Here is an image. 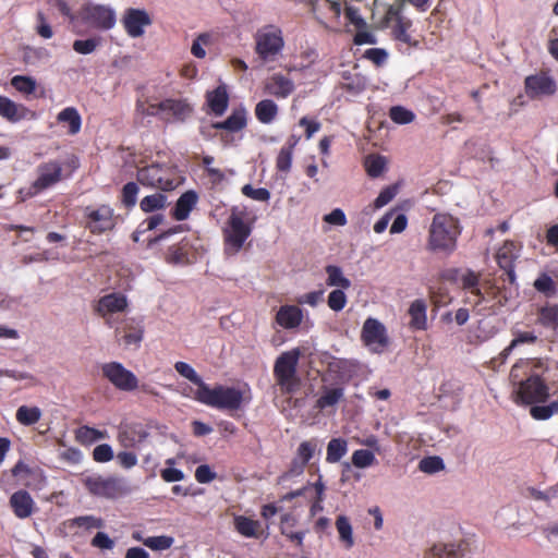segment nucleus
Masks as SVG:
<instances>
[{"label":"nucleus","instance_id":"f257e3e1","mask_svg":"<svg viewBox=\"0 0 558 558\" xmlns=\"http://www.w3.org/2000/svg\"><path fill=\"white\" fill-rule=\"evenodd\" d=\"M546 369L541 360L520 359L510 371V380L518 386L517 402L536 404L545 402L549 397V387L538 371Z\"/></svg>","mask_w":558,"mask_h":558},{"label":"nucleus","instance_id":"f03ea898","mask_svg":"<svg viewBox=\"0 0 558 558\" xmlns=\"http://www.w3.org/2000/svg\"><path fill=\"white\" fill-rule=\"evenodd\" d=\"M255 218L248 217L246 207L232 206L222 228L223 252L227 256L236 255L251 236Z\"/></svg>","mask_w":558,"mask_h":558},{"label":"nucleus","instance_id":"7ed1b4c3","mask_svg":"<svg viewBox=\"0 0 558 558\" xmlns=\"http://www.w3.org/2000/svg\"><path fill=\"white\" fill-rule=\"evenodd\" d=\"M461 234V226L457 218L449 214H436L428 229L426 248L433 253L452 254Z\"/></svg>","mask_w":558,"mask_h":558},{"label":"nucleus","instance_id":"20e7f679","mask_svg":"<svg viewBox=\"0 0 558 558\" xmlns=\"http://www.w3.org/2000/svg\"><path fill=\"white\" fill-rule=\"evenodd\" d=\"M36 179L28 186L19 189L16 199L19 203H24L43 192L52 189L58 183L66 179L64 175L63 166L58 160H48L41 162L36 168Z\"/></svg>","mask_w":558,"mask_h":558},{"label":"nucleus","instance_id":"39448f33","mask_svg":"<svg viewBox=\"0 0 558 558\" xmlns=\"http://www.w3.org/2000/svg\"><path fill=\"white\" fill-rule=\"evenodd\" d=\"M194 399L214 409L236 411L242 405L243 393L234 387L217 385L211 388L205 383L202 384L201 389L195 390Z\"/></svg>","mask_w":558,"mask_h":558},{"label":"nucleus","instance_id":"423d86ee","mask_svg":"<svg viewBox=\"0 0 558 558\" xmlns=\"http://www.w3.org/2000/svg\"><path fill=\"white\" fill-rule=\"evenodd\" d=\"M83 485L90 495L106 499H118L131 493L126 481L113 475L93 474L83 478Z\"/></svg>","mask_w":558,"mask_h":558},{"label":"nucleus","instance_id":"0eeeda50","mask_svg":"<svg viewBox=\"0 0 558 558\" xmlns=\"http://www.w3.org/2000/svg\"><path fill=\"white\" fill-rule=\"evenodd\" d=\"M136 179L144 186L161 191H172L181 183L175 169L158 163L140 168L136 172Z\"/></svg>","mask_w":558,"mask_h":558},{"label":"nucleus","instance_id":"6e6552de","mask_svg":"<svg viewBox=\"0 0 558 558\" xmlns=\"http://www.w3.org/2000/svg\"><path fill=\"white\" fill-rule=\"evenodd\" d=\"M283 47L282 31L276 25H266L255 34V52L263 62L276 61Z\"/></svg>","mask_w":558,"mask_h":558},{"label":"nucleus","instance_id":"1a4fd4ad","mask_svg":"<svg viewBox=\"0 0 558 558\" xmlns=\"http://www.w3.org/2000/svg\"><path fill=\"white\" fill-rule=\"evenodd\" d=\"M300 359V350L293 349L281 353L274 365V376L282 390L292 392L299 385L296 367Z\"/></svg>","mask_w":558,"mask_h":558},{"label":"nucleus","instance_id":"9d476101","mask_svg":"<svg viewBox=\"0 0 558 558\" xmlns=\"http://www.w3.org/2000/svg\"><path fill=\"white\" fill-rule=\"evenodd\" d=\"M84 227L92 234H102L112 231L117 225L113 208L108 204L86 206L84 208Z\"/></svg>","mask_w":558,"mask_h":558},{"label":"nucleus","instance_id":"9b49d317","mask_svg":"<svg viewBox=\"0 0 558 558\" xmlns=\"http://www.w3.org/2000/svg\"><path fill=\"white\" fill-rule=\"evenodd\" d=\"M102 376L121 391H134L138 388L137 377L119 362L105 363Z\"/></svg>","mask_w":558,"mask_h":558},{"label":"nucleus","instance_id":"f8f14e48","mask_svg":"<svg viewBox=\"0 0 558 558\" xmlns=\"http://www.w3.org/2000/svg\"><path fill=\"white\" fill-rule=\"evenodd\" d=\"M80 16L86 24L97 29L108 31L116 24L114 11L106 5L85 4L80 11Z\"/></svg>","mask_w":558,"mask_h":558},{"label":"nucleus","instance_id":"ddd939ff","mask_svg":"<svg viewBox=\"0 0 558 558\" xmlns=\"http://www.w3.org/2000/svg\"><path fill=\"white\" fill-rule=\"evenodd\" d=\"M524 90L530 99L549 97L557 92V83L548 72L541 71L525 77Z\"/></svg>","mask_w":558,"mask_h":558},{"label":"nucleus","instance_id":"4468645a","mask_svg":"<svg viewBox=\"0 0 558 558\" xmlns=\"http://www.w3.org/2000/svg\"><path fill=\"white\" fill-rule=\"evenodd\" d=\"M161 120L166 123L184 122L193 112L186 99L167 98L160 101Z\"/></svg>","mask_w":558,"mask_h":558},{"label":"nucleus","instance_id":"2eb2a0df","mask_svg":"<svg viewBox=\"0 0 558 558\" xmlns=\"http://www.w3.org/2000/svg\"><path fill=\"white\" fill-rule=\"evenodd\" d=\"M361 339L365 345L374 347V351H381L389 343L386 327L372 317L364 322Z\"/></svg>","mask_w":558,"mask_h":558},{"label":"nucleus","instance_id":"dca6fc26","mask_svg":"<svg viewBox=\"0 0 558 558\" xmlns=\"http://www.w3.org/2000/svg\"><path fill=\"white\" fill-rule=\"evenodd\" d=\"M195 247L193 241L185 236L180 242L169 246L163 254V259L172 266H184L193 263Z\"/></svg>","mask_w":558,"mask_h":558},{"label":"nucleus","instance_id":"f3484780","mask_svg":"<svg viewBox=\"0 0 558 558\" xmlns=\"http://www.w3.org/2000/svg\"><path fill=\"white\" fill-rule=\"evenodd\" d=\"M122 24L129 36L137 38L151 24V19L145 10L130 8L124 12Z\"/></svg>","mask_w":558,"mask_h":558},{"label":"nucleus","instance_id":"a211bd4d","mask_svg":"<svg viewBox=\"0 0 558 558\" xmlns=\"http://www.w3.org/2000/svg\"><path fill=\"white\" fill-rule=\"evenodd\" d=\"M128 307V299L124 294L112 292L101 296L95 307V312L106 318V323L111 326L108 315L124 312Z\"/></svg>","mask_w":558,"mask_h":558},{"label":"nucleus","instance_id":"6ab92c4d","mask_svg":"<svg viewBox=\"0 0 558 558\" xmlns=\"http://www.w3.org/2000/svg\"><path fill=\"white\" fill-rule=\"evenodd\" d=\"M517 257L515 244L512 241H506L496 254L497 264L505 271L504 280H508L509 283L515 281L514 260Z\"/></svg>","mask_w":558,"mask_h":558},{"label":"nucleus","instance_id":"aec40b11","mask_svg":"<svg viewBox=\"0 0 558 558\" xmlns=\"http://www.w3.org/2000/svg\"><path fill=\"white\" fill-rule=\"evenodd\" d=\"M10 507L19 519L29 518L35 508V502L28 492L20 489L13 493L9 500Z\"/></svg>","mask_w":558,"mask_h":558},{"label":"nucleus","instance_id":"412c9836","mask_svg":"<svg viewBox=\"0 0 558 558\" xmlns=\"http://www.w3.org/2000/svg\"><path fill=\"white\" fill-rule=\"evenodd\" d=\"M143 328L133 319H128L123 326L116 328V337L129 347L137 348L143 340Z\"/></svg>","mask_w":558,"mask_h":558},{"label":"nucleus","instance_id":"4be33fe9","mask_svg":"<svg viewBox=\"0 0 558 558\" xmlns=\"http://www.w3.org/2000/svg\"><path fill=\"white\" fill-rule=\"evenodd\" d=\"M410 316L409 327L415 331L427 329V303L423 299L414 300L408 310Z\"/></svg>","mask_w":558,"mask_h":558},{"label":"nucleus","instance_id":"5701e85b","mask_svg":"<svg viewBox=\"0 0 558 558\" xmlns=\"http://www.w3.org/2000/svg\"><path fill=\"white\" fill-rule=\"evenodd\" d=\"M294 90L293 82L282 74H274L265 83V92L277 98H287Z\"/></svg>","mask_w":558,"mask_h":558},{"label":"nucleus","instance_id":"b1692460","mask_svg":"<svg viewBox=\"0 0 558 558\" xmlns=\"http://www.w3.org/2000/svg\"><path fill=\"white\" fill-rule=\"evenodd\" d=\"M302 319V310L296 305H282L276 314V323L284 329L299 327Z\"/></svg>","mask_w":558,"mask_h":558},{"label":"nucleus","instance_id":"393cba45","mask_svg":"<svg viewBox=\"0 0 558 558\" xmlns=\"http://www.w3.org/2000/svg\"><path fill=\"white\" fill-rule=\"evenodd\" d=\"M198 201V195L195 191L189 190L184 192L177 201L171 210L172 217L178 221L187 219L190 213L195 207Z\"/></svg>","mask_w":558,"mask_h":558},{"label":"nucleus","instance_id":"a878e982","mask_svg":"<svg viewBox=\"0 0 558 558\" xmlns=\"http://www.w3.org/2000/svg\"><path fill=\"white\" fill-rule=\"evenodd\" d=\"M234 530L247 538H259L263 535V526L258 520L239 514L233 518Z\"/></svg>","mask_w":558,"mask_h":558},{"label":"nucleus","instance_id":"bb28decb","mask_svg":"<svg viewBox=\"0 0 558 558\" xmlns=\"http://www.w3.org/2000/svg\"><path fill=\"white\" fill-rule=\"evenodd\" d=\"M298 523V519L294 514L287 512L280 517V533L286 536L290 542L294 543L298 547H303V541L305 537V531H293Z\"/></svg>","mask_w":558,"mask_h":558},{"label":"nucleus","instance_id":"cd10ccee","mask_svg":"<svg viewBox=\"0 0 558 558\" xmlns=\"http://www.w3.org/2000/svg\"><path fill=\"white\" fill-rule=\"evenodd\" d=\"M206 100L208 107L215 116H222L229 105L227 87L225 85H219L214 90L208 92L206 95Z\"/></svg>","mask_w":558,"mask_h":558},{"label":"nucleus","instance_id":"c85d7f7f","mask_svg":"<svg viewBox=\"0 0 558 558\" xmlns=\"http://www.w3.org/2000/svg\"><path fill=\"white\" fill-rule=\"evenodd\" d=\"M28 110L10 98L0 95V116L9 122L15 123L26 118Z\"/></svg>","mask_w":558,"mask_h":558},{"label":"nucleus","instance_id":"c756f323","mask_svg":"<svg viewBox=\"0 0 558 558\" xmlns=\"http://www.w3.org/2000/svg\"><path fill=\"white\" fill-rule=\"evenodd\" d=\"M28 110L10 98L0 95V116L9 122L15 123L26 118Z\"/></svg>","mask_w":558,"mask_h":558},{"label":"nucleus","instance_id":"7c9ffc66","mask_svg":"<svg viewBox=\"0 0 558 558\" xmlns=\"http://www.w3.org/2000/svg\"><path fill=\"white\" fill-rule=\"evenodd\" d=\"M58 123L68 128L69 135H76L82 128V118L77 109L74 107H66L62 109L57 116Z\"/></svg>","mask_w":558,"mask_h":558},{"label":"nucleus","instance_id":"2f4dec72","mask_svg":"<svg viewBox=\"0 0 558 558\" xmlns=\"http://www.w3.org/2000/svg\"><path fill=\"white\" fill-rule=\"evenodd\" d=\"M246 126V110L239 108L232 111V113L220 122L213 123V128L216 130H227L230 132H239Z\"/></svg>","mask_w":558,"mask_h":558},{"label":"nucleus","instance_id":"473e14b6","mask_svg":"<svg viewBox=\"0 0 558 558\" xmlns=\"http://www.w3.org/2000/svg\"><path fill=\"white\" fill-rule=\"evenodd\" d=\"M344 397V389L342 387H326L322 389L320 397L315 402V408L324 411L327 408L335 407Z\"/></svg>","mask_w":558,"mask_h":558},{"label":"nucleus","instance_id":"72a5a7b5","mask_svg":"<svg viewBox=\"0 0 558 558\" xmlns=\"http://www.w3.org/2000/svg\"><path fill=\"white\" fill-rule=\"evenodd\" d=\"M513 339L499 354L500 363H505L514 348L522 344H533L537 341V336L533 331H513Z\"/></svg>","mask_w":558,"mask_h":558},{"label":"nucleus","instance_id":"f704fd0d","mask_svg":"<svg viewBox=\"0 0 558 558\" xmlns=\"http://www.w3.org/2000/svg\"><path fill=\"white\" fill-rule=\"evenodd\" d=\"M278 106L271 99H263L255 106L256 119L263 124L271 123L278 114Z\"/></svg>","mask_w":558,"mask_h":558},{"label":"nucleus","instance_id":"c9c22d12","mask_svg":"<svg viewBox=\"0 0 558 558\" xmlns=\"http://www.w3.org/2000/svg\"><path fill=\"white\" fill-rule=\"evenodd\" d=\"M343 82L341 84L342 89L353 95H357L365 90L366 88V80L359 73H351L349 71H344L342 73Z\"/></svg>","mask_w":558,"mask_h":558},{"label":"nucleus","instance_id":"e433bc0d","mask_svg":"<svg viewBox=\"0 0 558 558\" xmlns=\"http://www.w3.org/2000/svg\"><path fill=\"white\" fill-rule=\"evenodd\" d=\"M462 556L461 545L438 544L426 553L425 558H459Z\"/></svg>","mask_w":558,"mask_h":558},{"label":"nucleus","instance_id":"4c0bfd02","mask_svg":"<svg viewBox=\"0 0 558 558\" xmlns=\"http://www.w3.org/2000/svg\"><path fill=\"white\" fill-rule=\"evenodd\" d=\"M348 452V442L343 438H331L327 445L326 461L337 463Z\"/></svg>","mask_w":558,"mask_h":558},{"label":"nucleus","instance_id":"58836bf2","mask_svg":"<svg viewBox=\"0 0 558 558\" xmlns=\"http://www.w3.org/2000/svg\"><path fill=\"white\" fill-rule=\"evenodd\" d=\"M41 417V410L38 407L21 405L15 413L16 421L24 426L36 424Z\"/></svg>","mask_w":558,"mask_h":558},{"label":"nucleus","instance_id":"ea45409f","mask_svg":"<svg viewBox=\"0 0 558 558\" xmlns=\"http://www.w3.org/2000/svg\"><path fill=\"white\" fill-rule=\"evenodd\" d=\"M328 275L326 283L329 287H339L340 289H349L351 281L343 276L342 269L336 265H328L325 268Z\"/></svg>","mask_w":558,"mask_h":558},{"label":"nucleus","instance_id":"a19ab883","mask_svg":"<svg viewBox=\"0 0 558 558\" xmlns=\"http://www.w3.org/2000/svg\"><path fill=\"white\" fill-rule=\"evenodd\" d=\"M76 440L82 445H90L107 437V432L89 426H82L76 430Z\"/></svg>","mask_w":558,"mask_h":558},{"label":"nucleus","instance_id":"79ce46f5","mask_svg":"<svg viewBox=\"0 0 558 558\" xmlns=\"http://www.w3.org/2000/svg\"><path fill=\"white\" fill-rule=\"evenodd\" d=\"M412 27V22L409 19H398L397 22H395V25L392 26V37L401 43H404L407 45H412V38L409 34L410 28Z\"/></svg>","mask_w":558,"mask_h":558},{"label":"nucleus","instance_id":"37998d69","mask_svg":"<svg viewBox=\"0 0 558 558\" xmlns=\"http://www.w3.org/2000/svg\"><path fill=\"white\" fill-rule=\"evenodd\" d=\"M167 205V197L161 193H155L151 195L145 196L141 203L140 208L144 213H153L156 210L163 209Z\"/></svg>","mask_w":558,"mask_h":558},{"label":"nucleus","instance_id":"c03bdc74","mask_svg":"<svg viewBox=\"0 0 558 558\" xmlns=\"http://www.w3.org/2000/svg\"><path fill=\"white\" fill-rule=\"evenodd\" d=\"M316 452H320L319 441L317 438H311L299 445L296 457L307 464Z\"/></svg>","mask_w":558,"mask_h":558},{"label":"nucleus","instance_id":"a18cd8bd","mask_svg":"<svg viewBox=\"0 0 558 558\" xmlns=\"http://www.w3.org/2000/svg\"><path fill=\"white\" fill-rule=\"evenodd\" d=\"M336 527L339 533L340 541L344 543L345 548H351L354 545L352 526L345 515H339L336 520Z\"/></svg>","mask_w":558,"mask_h":558},{"label":"nucleus","instance_id":"49530a36","mask_svg":"<svg viewBox=\"0 0 558 558\" xmlns=\"http://www.w3.org/2000/svg\"><path fill=\"white\" fill-rule=\"evenodd\" d=\"M531 405L530 414L537 421H545L550 418L554 414H558V400L546 405H537V403Z\"/></svg>","mask_w":558,"mask_h":558},{"label":"nucleus","instance_id":"de8ad7c7","mask_svg":"<svg viewBox=\"0 0 558 558\" xmlns=\"http://www.w3.org/2000/svg\"><path fill=\"white\" fill-rule=\"evenodd\" d=\"M140 187L135 182H128L121 191L120 201L124 208L132 209L137 203Z\"/></svg>","mask_w":558,"mask_h":558},{"label":"nucleus","instance_id":"09e8293b","mask_svg":"<svg viewBox=\"0 0 558 558\" xmlns=\"http://www.w3.org/2000/svg\"><path fill=\"white\" fill-rule=\"evenodd\" d=\"M538 322L546 328H558V305L544 306L539 310Z\"/></svg>","mask_w":558,"mask_h":558},{"label":"nucleus","instance_id":"8fccbe9b","mask_svg":"<svg viewBox=\"0 0 558 558\" xmlns=\"http://www.w3.org/2000/svg\"><path fill=\"white\" fill-rule=\"evenodd\" d=\"M462 288L465 290H469L472 294L476 295L478 298V302L484 300L483 293L481 289L478 288L480 283V275L472 270H468L462 277H461Z\"/></svg>","mask_w":558,"mask_h":558},{"label":"nucleus","instance_id":"3c124183","mask_svg":"<svg viewBox=\"0 0 558 558\" xmlns=\"http://www.w3.org/2000/svg\"><path fill=\"white\" fill-rule=\"evenodd\" d=\"M365 169L371 178L379 177L386 168V159L379 155H371L365 159Z\"/></svg>","mask_w":558,"mask_h":558},{"label":"nucleus","instance_id":"603ef678","mask_svg":"<svg viewBox=\"0 0 558 558\" xmlns=\"http://www.w3.org/2000/svg\"><path fill=\"white\" fill-rule=\"evenodd\" d=\"M174 369L184 378L189 379L191 383L197 386L196 389H201L202 384L205 381L198 376L195 369L185 362H177L174 364Z\"/></svg>","mask_w":558,"mask_h":558},{"label":"nucleus","instance_id":"864d4df0","mask_svg":"<svg viewBox=\"0 0 558 558\" xmlns=\"http://www.w3.org/2000/svg\"><path fill=\"white\" fill-rule=\"evenodd\" d=\"M389 118L397 124H408L415 119V114L402 106H393L389 110Z\"/></svg>","mask_w":558,"mask_h":558},{"label":"nucleus","instance_id":"5fc2aeb1","mask_svg":"<svg viewBox=\"0 0 558 558\" xmlns=\"http://www.w3.org/2000/svg\"><path fill=\"white\" fill-rule=\"evenodd\" d=\"M174 539L168 535L149 536L143 539V545L153 550H166L169 549Z\"/></svg>","mask_w":558,"mask_h":558},{"label":"nucleus","instance_id":"6e6d98bb","mask_svg":"<svg viewBox=\"0 0 558 558\" xmlns=\"http://www.w3.org/2000/svg\"><path fill=\"white\" fill-rule=\"evenodd\" d=\"M11 85L20 93L29 95L36 89V82L31 76L15 75L11 80Z\"/></svg>","mask_w":558,"mask_h":558},{"label":"nucleus","instance_id":"4d7b16f0","mask_svg":"<svg viewBox=\"0 0 558 558\" xmlns=\"http://www.w3.org/2000/svg\"><path fill=\"white\" fill-rule=\"evenodd\" d=\"M418 469L424 473L433 474L442 471L445 469V464L440 457L432 456L423 458L420 461Z\"/></svg>","mask_w":558,"mask_h":558},{"label":"nucleus","instance_id":"13d9d810","mask_svg":"<svg viewBox=\"0 0 558 558\" xmlns=\"http://www.w3.org/2000/svg\"><path fill=\"white\" fill-rule=\"evenodd\" d=\"M71 526H77L87 531L93 529H100L104 526V521L100 518L94 515H82L76 517L71 521Z\"/></svg>","mask_w":558,"mask_h":558},{"label":"nucleus","instance_id":"bf43d9fd","mask_svg":"<svg viewBox=\"0 0 558 558\" xmlns=\"http://www.w3.org/2000/svg\"><path fill=\"white\" fill-rule=\"evenodd\" d=\"M533 286L538 292L544 293L547 296H550L556 293L555 281L549 275L545 272L541 274L537 277Z\"/></svg>","mask_w":558,"mask_h":558},{"label":"nucleus","instance_id":"052dcab7","mask_svg":"<svg viewBox=\"0 0 558 558\" xmlns=\"http://www.w3.org/2000/svg\"><path fill=\"white\" fill-rule=\"evenodd\" d=\"M376 458L369 450L359 449L352 454V463L354 466L364 469L375 463Z\"/></svg>","mask_w":558,"mask_h":558},{"label":"nucleus","instance_id":"680f3d73","mask_svg":"<svg viewBox=\"0 0 558 558\" xmlns=\"http://www.w3.org/2000/svg\"><path fill=\"white\" fill-rule=\"evenodd\" d=\"M343 290L335 289L328 295L327 304L335 312L342 311L347 304L348 300Z\"/></svg>","mask_w":558,"mask_h":558},{"label":"nucleus","instance_id":"e2e57ef3","mask_svg":"<svg viewBox=\"0 0 558 558\" xmlns=\"http://www.w3.org/2000/svg\"><path fill=\"white\" fill-rule=\"evenodd\" d=\"M241 192L244 196L258 202H268L270 199V192L265 187L255 189L251 184L242 186Z\"/></svg>","mask_w":558,"mask_h":558},{"label":"nucleus","instance_id":"0e129e2a","mask_svg":"<svg viewBox=\"0 0 558 558\" xmlns=\"http://www.w3.org/2000/svg\"><path fill=\"white\" fill-rule=\"evenodd\" d=\"M93 459L98 463L109 462L113 459V450L110 445L101 444L94 448Z\"/></svg>","mask_w":558,"mask_h":558},{"label":"nucleus","instance_id":"69168bd1","mask_svg":"<svg viewBox=\"0 0 558 558\" xmlns=\"http://www.w3.org/2000/svg\"><path fill=\"white\" fill-rule=\"evenodd\" d=\"M100 44L99 38H88L84 40H75L73 43V49L81 54L92 53L96 47Z\"/></svg>","mask_w":558,"mask_h":558},{"label":"nucleus","instance_id":"338daca9","mask_svg":"<svg viewBox=\"0 0 558 558\" xmlns=\"http://www.w3.org/2000/svg\"><path fill=\"white\" fill-rule=\"evenodd\" d=\"M292 155L293 153L281 147L277 158H276V168L280 172H289L292 165Z\"/></svg>","mask_w":558,"mask_h":558},{"label":"nucleus","instance_id":"774afa93","mask_svg":"<svg viewBox=\"0 0 558 558\" xmlns=\"http://www.w3.org/2000/svg\"><path fill=\"white\" fill-rule=\"evenodd\" d=\"M364 58L372 61L376 66H381L388 59V53L383 48H369L365 50Z\"/></svg>","mask_w":558,"mask_h":558}]
</instances>
